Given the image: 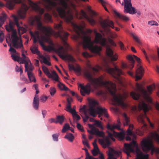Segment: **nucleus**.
I'll use <instances>...</instances> for the list:
<instances>
[{"label": "nucleus", "instance_id": "f257e3e1", "mask_svg": "<svg viewBox=\"0 0 159 159\" xmlns=\"http://www.w3.org/2000/svg\"><path fill=\"white\" fill-rule=\"evenodd\" d=\"M91 70H87L84 73V76L88 80L90 84L88 83L84 86L81 87L80 92L81 94L84 96L85 94H89L90 93L91 88V85L94 88H97L98 86H102L109 92L113 96L112 101L113 104L115 105H120L124 109L126 108L127 105L124 102V100L128 96L127 92H125L122 95L118 94L116 95L115 84L111 82L104 81V77L102 75L98 78H94L93 75H95L99 69L100 67L98 66L91 68Z\"/></svg>", "mask_w": 159, "mask_h": 159}, {"label": "nucleus", "instance_id": "f03ea898", "mask_svg": "<svg viewBox=\"0 0 159 159\" xmlns=\"http://www.w3.org/2000/svg\"><path fill=\"white\" fill-rule=\"evenodd\" d=\"M80 14L82 16H78V12L76 8V6L70 2V21L72 19L73 15H75L76 17L80 19L83 18V16L86 19L88 16L85 12L81 10ZM70 25H73L74 30L76 33L77 37H80L83 39L82 44L84 48H88L92 52L98 53L101 50L102 48L101 46L97 45L93 46V42L91 41V37L89 35L87 34L83 30V27L81 25H78L75 24H73L70 21Z\"/></svg>", "mask_w": 159, "mask_h": 159}, {"label": "nucleus", "instance_id": "7ed1b4c3", "mask_svg": "<svg viewBox=\"0 0 159 159\" xmlns=\"http://www.w3.org/2000/svg\"><path fill=\"white\" fill-rule=\"evenodd\" d=\"M27 3L32 7L33 10L39 13L40 16H35L34 17H31L29 22L31 25L37 26L38 29L41 31L47 37H48L50 34V28L47 27L42 25L41 21V16L44 12V9L41 8L36 3H34L30 0H27Z\"/></svg>", "mask_w": 159, "mask_h": 159}, {"label": "nucleus", "instance_id": "20e7f679", "mask_svg": "<svg viewBox=\"0 0 159 159\" xmlns=\"http://www.w3.org/2000/svg\"><path fill=\"white\" fill-rule=\"evenodd\" d=\"M140 144L144 152L152 150L151 154H153V152L159 153V135L156 132L151 133L147 138L143 139Z\"/></svg>", "mask_w": 159, "mask_h": 159}, {"label": "nucleus", "instance_id": "39448f33", "mask_svg": "<svg viewBox=\"0 0 159 159\" xmlns=\"http://www.w3.org/2000/svg\"><path fill=\"white\" fill-rule=\"evenodd\" d=\"M133 128V125L130 124L126 131L127 135L131 136L132 137L133 141L129 144L126 143L124 144L123 151L127 154V156H129V153L134 152L135 148L137 153V159H148V155H144L138 148V145L136 143V142L134 141L136 139V136L132 132Z\"/></svg>", "mask_w": 159, "mask_h": 159}, {"label": "nucleus", "instance_id": "423d86ee", "mask_svg": "<svg viewBox=\"0 0 159 159\" xmlns=\"http://www.w3.org/2000/svg\"><path fill=\"white\" fill-rule=\"evenodd\" d=\"M69 0H44L45 7L48 11L55 13L54 9L57 11L59 16L65 18L66 16L65 9L68 7L67 2Z\"/></svg>", "mask_w": 159, "mask_h": 159}, {"label": "nucleus", "instance_id": "0eeeda50", "mask_svg": "<svg viewBox=\"0 0 159 159\" xmlns=\"http://www.w3.org/2000/svg\"><path fill=\"white\" fill-rule=\"evenodd\" d=\"M88 112L89 114L93 117L95 116L97 114L99 115L98 117L102 116L106 118H108L109 116L107 109L99 106L98 102L96 100L92 101L90 102Z\"/></svg>", "mask_w": 159, "mask_h": 159}, {"label": "nucleus", "instance_id": "6e6552de", "mask_svg": "<svg viewBox=\"0 0 159 159\" xmlns=\"http://www.w3.org/2000/svg\"><path fill=\"white\" fill-rule=\"evenodd\" d=\"M98 141L103 148L108 147V151L107 152L108 156L107 159H116L115 157L120 155L121 152L120 151H116L110 147H108L111 143L108 137H106L102 139H99Z\"/></svg>", "mask_w": 159, "mask_h": 159}, {"label": "nucleus", "instance_id": "1a4fd4ad", "mask_svg": "<svg viewBox=\"0 0 159 159\" xmlns=\"http://www.w3.org/2000/svg\"><path fill=\"white\" fill-rule=\"evenodd\" d=\"M11 37L12 46L16 49H21L22 57L21 58H23L26 60H27V61H30L31 63L30 60L27 57L25 56L23 52L24 50L21 38L20 37H19L17 35L16 32L14 31L12 32Z\"/></svg>", "mask_w": 159, "mask_h": 159}, {"label": "nucleus", "instance_id": "9d476101", "mask_svg": "<svg viewBox=\"0 0 159 159\" xmlns=\"http://www.w3.org/2000/svg\"><path fill=\"white\" fill-rule=\"evenodd\" d=\"M11 37L12 46L16 49H21L22 57L21 58H23L26 60H27V61H30L31 63L30 60L27 57L25 56L23 52L24 50L21 38L20 37H19L17 35L16 32L14 31L12 32Z\"/></svg>", "mask_w": 159, "mask_h": 159}, {"label": "nucleus", "instance_id": "9b49d317", "mask_svg": "<svg viewBox=\"0 0 159 159\" xmlns=\"http://www.w3.org/2000/svg\"><path fill=\"white\" fill-rule=\"evenodd\" d=\"M137 91L141 93L144 99L149 103H152V100L149 95H150L152 90L155 89V86L154 84L148 86L147 87V91L142 88V86L137 83L136 84Z\"/></svg>", "mask_w": 159, "mask_h": 159}, {"label": "nucleus", "instance_id": "f8f14e48", "mask_svg": "<svg viewBox=\"0 0 159 159\" xmlns=\"http://www.w3.org/2000/svg\"><path fill=\"white\" fill-rule=\"evenodd\" d=\"M106 70L107 72L117 79L120 84H122V81L120 76L123 73L120 69L118 68L116 66H115L114 68L107 67L106 69Z\"/></svg>", "mask_w": 159, "mask_h": 159}, {"label": "nucleus", "instance_id": "ddd939ff", "mask_svg": "<svg viewBox=\"0 0 159 159\" xmlns=\"http://www.w3.org/2000/svg\"><path fill=\"white\" fill-rule=\"evenodd\" d=\"M54 51L58 54L61 58L64 60H68V67L70 70V54L68 53L67 51L65 50L62 46L54 49Z\"/></svg>", "mask_w": 159, "mask_h": 159}, {"label": "nucleus", "instance_id": "4468645a", "mask_svg": "<svg viewBox=\"0 0 159 159\" xmlns=\"http://www.w3.org/2000/svg\"><path fill=\"white\" fill-rule=\"evenodd\" d=\"M131 0H124V11L125 13L134 14L136 13V11L135 8L132 6Z\"/></svg>", "mask_w": 159, "mask_h": 159}, {"label": "nucleus", "instance_id": "2eb2a0df", "mask_svg": "<svg viewBox=\"0 0 159 159\" xmlns=\"http://www.w3.org/2000/svg\"><path fill=\"white\" fill-rule=\"evenodd\" d=\"M94 32L95 34V38L94 42L97 43H99L102 46L106 45L107 44L106 38H102L101 34L97 33L95 30H94Z\"/></svg>", "mask_w": 159, "mask_h": 159}, {"label": "nucleus", "instance_id": "dca6fc26", "mask_svg": "<svg viewBox=\"0 0 159 159\" xmlns=\"http://www.w3.org/2000/svg\"><path fill=\"white\" fill-rule=\"evenodd\" d=\"M89 126L91 128L90 130H88V132L91 134H94L100 137H103L104 133L102 131H100L99 130L93 125H89Z\"/></svg>", "mask_w": 159, "mask_h": 159}, {"label": "nucleus", "instance_id": "f3484780", "mask_svg": "<svg viewBox=\"0 0 159 159\" xmlns=\"http://www.w3.org/2000/svg\"><path fill=\"white\" fill-rule=\"evenodd\" d=\"M126 58L130 61L129 63L131 66H129V67L130 70L132 69L134 66V59H135L139 63L140 62V59L134 55H128L126 56Z\"/></svg>", "mask_w": 159, "mask_h": 159}, {"label": "nucleus", "instance_id": "a211bd4d", "mask_svg": "<svg viewBox=\"0 0 159 159\" xmlns=\"http://www.w3.org/2000/svg\"><path fill=\"white\" fill-rule=\"evenodd\" d=\"M101 26L104 29H105L107 26H109L112 28H114L113 22L108 19L105 20H101L99 21Z\"/></svg>", "mask_w": 159, "mask_h": 159}, {"label": "nucleus", "instance_id": "6ab92c4d", "mask_svg": "<svg viewBox=\"0 0 159 159\" xmlns=\"http://www.w3.org/2000/svg\"><path fill=\"white\" fill-rule=\"evenodd\" d=\"M106 53L111 61H115L117 59V56L116 54H114L112 50L107 46L106 48Z\"/></svg>", "mask_w": 159, "mask_h": 159}, {"label": "nucleus", "instance_id": "aec40b11", "mask_svg": "<svg viewBox=\"0 0 159 159\" xmlns=\"http://www.w3.org/2000/svg\"><path fill=\"white\" fill-rule=\"evenodd\" d=\"M12 17L14 19V21L15 25H16L17 27L18 32L20 33V31H21V33L23 34L25 33L26 31V29L23 27L20 26L18 22V18L17 17L14 15H13Z\"/></svg>", "mask_w": 159, "mask_h": 159}, {"label": "nucleus", "instance_id": "412c9836", "mask_svg": "<svg viewBox=\"0 0 159 159\" xmlns=\"http://www.w3.org/2000/svg\"><path fill=\"white\" fill-rule=\"evenodd\" d=\"M144 70L142 67L139 66V67L137 69L136 71L135 77L136 81H137L142 78L144 72Z\"/></svg>", "mask_w": 159, "mask_h": 159}, {"label": "nucleus", "instance_id": "4be33fe9", "mask_svg": "<svg viewBox=\"0 0 159 159\" xmlns=\"http://www.w3.org/2000/svg\"><path fill=\"white\" fill-rule=\"evenodd\" d=\"M107 132L108 135L110 136L111 137L113 135L115 137L118 138L120 140H122L124 138V132L122 131H121L119 133H117L114 131H112V133Z\"/></svg>", "mask_w": 159, "mask_h": 159}, {"label": "nucleus", "instance_id": "5701e85b", "mask_svg": "<svg viewBox=\"0 0 159 159\" xmlns=\"http://www.w3.org/2000/svg\"><path fill=\"white\" fill-rule=\"evenodd\" d=\"M151 107L149 105H147L145 103L143 102L139 103L138 105L139 110H143L145 114L146 111H148L150 108Z\"/></svg>", "mask_w": 159, "mask_h": 159}, {"label": "nucleus", "instance_id": "b1692460", "mask_svg": "<svg viewBox=\"0 0 159 159\" xmlns=\"http://www.w3.org/2000/svg\"><path fill=\"white\" fill-rule=\"evenodd\" d=\"M25 8L24 10H20L18 12V14L19 18L21 19L25 18L26 12L29 9V7L26 4H23Z\"/></svg>", "mask_w": 159, "mask_h": 159}, {"label": "nucleus", "instance_id": "393cba45", "mask_svg": "<svg viewBox=\"0 0 159 159\" xmlns=\"http://www.w3.org/2000/svg\"><path fill=\"white\" fill-rule=\"evenodd\" d=\"M117 121L118 123L117 124L110 125L108 124L107 125V128L111 131L110 132L108 130L107 131V132L109 133H112V131H114L113 130L115 129H120V122L118 120Z\"/></svg>", "mask_w": 159, "mask_h": 159}, {"label": "nucleus", "instance_id": "a878e982", "mask_svg": "<svg viewBox=\"0 0 159 159\" xmlns=\"http://www.w3.org/2000/svg\"><path fill=\"white\" fill-rule=\"evenodd\" d=\"M113 11L115 16H116L117 18L122 19L125 21H127L129 20L128 17L121 14L119 12H117L116 10H113Z\"/></svg>", "mask_w": 159, "mask_h": 159}, {"label": "nucleus", "instance_id": "bb28decb", "mask_svg": "<svg viewBox=\"0 0 159 159\" xmlns=\"http://www.w3.org/2000/svg\"><path fill=\"white\" fill-rule=\"evenodd\" d=\"M70 113L72 116L74 120L75 121H77L80 119V118L79 116L77 114L75 110L73 109L70 107Z\"/></svg>", "mask_w": 159, "mask_h": 159}, {"label": "nucleus", "instance_id": "cd10ccee", "mask_svg": "<svg viewBox=\"0 0 159 159\" xmlns=\"http://www.w3.org/2000/svg\"><path fill=\"white\" fill-rule=\"evenodd\" d=\"M39 104V99L38 96L36 95L34 98L33 105L34 108L36 110L38 109Z\"/></svg>", "mask_w": 159, "mask_h": 159}, {"label": "nucleus", "instance_id": "c85d7f7f", "mask_svg": "<svg viewBox=\"0 0 159 159\" xmlns=\"http://www.w3.org/2000/svg\"><path fill=\"white\" fill-rule=\"evenodd\" d=\"M137 120L139 122L141 123L143 125L141 128L143 130H144L147 128L146 125L144 123L143 119V116L142 115H139L137 117Z\"/></svg>", "mask_w": 159, "mask_h": 159}, {"label": "nucleus", "instance_id": "c756f323", "mask_svg": "<svg viewBox=\"0 0 159 159\" xmlns=\"http://www.w3.org/2000/svg\"><path fill=\"white\" fill-rule=\"evenodd\" d=\"M105 32L107 34L109 35L110 37L112 38H114L117 37V34L115 32H112L109 29H107L105 30Z\"/></svg>", "mask_w": 159, "mask_h": 159}, {"label": "nucleus", "instance_id": "7c9ffc66", "mask_svg": "<svg viewBox=\"0 0 159 159\" xmlns=\"http://www.w3.org/2000/svg\"><path fill=\"white\" fill-rule=\"evenodd\" d=\"M66 96L68 97L66 98L67 102H66V107L65 109L66 111L70 112V98L69 95L66 92L64 93Z\"/></svg>", "mask_w": 159, "mask_h": 159}, {"label": "nucleus", "instance_id": "2f4dec72", "mask_svg": "<svg viewBox=\"0 0 159 159\" xmlns=\"http://www.w3.org/2000/svg\"><path fill=\"white\" fill-rule=\"evenodd\" d=\"M42 69L46 75L49 78H51L52 77V75L49 72L48 68L44 66H43L42 67Z\"/></svg>", "mask_w": 159, "mask_h": 159}, {"label": "nucleus", "instance_id": "473e14b6", "mask_svg": "<svg viewBox=\"0 0 159 159\" xmlns=\"http://www.w3.org/2000/svg\"><path fill=\"white\" fill-rule=\"evenodd\" d=\"M57 120L55 121L56 123H59L61 125L63 123L64 117L63 116H56Z\"/></svg>", "mask_w": 159, "mask_h": 159}, {"label": "nucleus", "instance_id": "72a5a7b5", "mask_svg": "<svg viewBox=\"0 0 159 159\" xmlns=\"http://www.w3.org/2000/svg\"><path fill=\"white\" fill-rule=\"evenodd\" d=\"M13 23L10 20L9 23L8 25H5V29L7 31L9 32L13 30Z\"/></svg>", "mask_w": 159, "mask_h": 159}, {"label": "nucleus", "instance_id": "f704fd0d", "mask_svg": "<svg viewBox=\"0 0 159 159\" xmlns=\"http://www.w3.org/2000/svg\"><path fill=\"white\" fill-rule=\"evenodd\" d=\"M30 50L31 52L33 54H36L37 55L39 56L40 54V52L38 50L37 47L36 46H33L30 48Z\"/></svg>", "mask_w": 159, "mask_h": 159}, {"label": "nucleus", "instance_id": "c9c22d12", "mask_svg": "<svg viewBox=\"0 0 159 159\" xmlns=\"http://www.w3.org/2000/svg\"><path fill=\"white\" fill-rule=\"evenodd\" d=\"M30 62V61H27V60H25L24 59H21L20 58V59L19 61V62H18L20 64H23L25 63V71H26V70L28 69V65L29 62Z\"/></svg>", "mask_w": 159, "mask_h": 159}, {"label": "nucleus", "instance_id": "e433bc0d", "mask_svg": "<svg viewBox=\"0 0 159 159\" xmlns=\"http://www.w3.org/2000/svg\"><path fill=\"white\" fill-rule=\"evenodd\" d=\"M57 87L61 90L67 91L69 90V89L66 87L65 85L60 82H59L57 84Z\"/></svg>", "mask_w": 159, "mask_h": 159}, {"label": "nucleus", "instance_id": "4c0bfd02", "mask_svg": "<svg viewBox=\"0 0 159 159\" xmlns=\"http://www.w3.org/2000/svg\"><path fill=\"white\" fill-rule=\"evenodd\" d=\"M70 70L71 69H73L75 71L79 72L80 71V67L77 64H75V66L73 65L70 64Z\"/></svg>", "mask_w": 159, "mask_h": 159}, {"label": "nucleus", "instance_id": "58836bf2", "mask_svg": "<svg viewBox=\"0 0 159 159\" xmlns=\"http://www.w3.org/2000/svg\"><path fill=\"white\" fill-rule=\"evenodd\" d=\"M94 125L101 129H104L102 122L99 121L95 120L94 121Z\"/></svg>", "mask_w": 159, "mask_h": 159}, {"label": "nucleus", "instance_id": "ea45409f", "mask_svg": "<svg viewBox=\"0 0 159 159\" xmlns=\"http://www.w3.org/2000/svg\"><path fill=\"white\" fill-rule=\"evenodd\" d=\"M27 74L30 82H36V79L31 72H30L29 71H28Z\"/></svg>", "mask_w": 159, "mask_h": 159}, {"label": "nucleus", "instance_id": "a19ab883", "mask_svg": "<svg viewBox=\"0 0 159 159\" xmlns=\"http://www.w3.org/2000/svg\"><path fill=\"white\" fill-rule=\"evenodd\" d=\"M39 59H41L43 60V62L45 64L48 66L51 65V63L46 58L42 55L39 56Z\"/></svg>", "mask_w": 159, "mask_h": 159}, {"label": "nucleus", "instance_id": "79ce46f5", "mask_svg": "<svg viewBox=\"0 0 159 159\" xmlns=\"http://www.w3.org/2000/svg\"><path fill=\"white\" fill-rule=\"evenodd\" d=\"M62 34H63V36H62V34H59V36L60 38L66 44L65 40L66 39L67 37L69 34L65 32H64Z\"/></svg>", "mask_w": 159, "mask_h": 159}, {"label": "nucleus", "instance_id": "37998d69", "mask_svg": "<svg viewBox=\"0 0 159 159\" xmlns=\"http://www.w3.org/2000/svg\"><path fill=\"white\" fill-rule=\"evenodd\" d=\"M130 95L134 99L137 100L139 98L140 95L138 93H136L134 92H132L130 93Z\"/></svg>", "mask_w": 159, "mask_h": 159}, {"label": "nucleus", "instance_id": "c03bdc74", "mask_svg": "<svg viewBox=\"0 0 159 159\" xmlns=\"http://www.w3.org/2000/svg\"><path fill=\"white\" fill-rule=\"evenodd\" d=\"M123 116L124 119V125H127L129 124V119L128 117L126 114L125 113H124L123 114Z\"/></svg>", "mask_w": 159, "mask_h": 159}, {"label": "nucleus", "instance_id": "a18cd8bd", "mask_svg": "<svg viewBox=\"0 0 159 159\" xmlns=\"http://www.w3.org/2000/svg\"><path fill=\"white\" fill-rule=\"evenodd\" d=\"M70 129V125L67 123L65 124L63 126L62 129L61 130L62 133H66L67 131Z\"/></svg>", "mask_w": 159, "mask_h": 159}, {"label": "nucleus", "instance_id": "49530a36", "mask_svg": "<svg viewBox=\"0 0 159 159\" xmlns=\"http://www.w3.org/2000/svg\"><path fill=\"white\" fill-rule=\"evenodd\" d=\"M52 17L48 13H45L44 15V19L46 21L52 22Z\"/></svg>", "mask_w": 159, "mask_h": 159}, {"label": "nucleus", "instance_id": "de8ad7c7", "mask_svg": "<svg viewBox=\"0 0 159 159\" xmlns=\"http://www.w3.org/2000/svg\"><path fill=\"white\" fill-rule=\"evenodd\" d=\"M6 15L5 14H3L0 16V22L2 24H3L5 20L6 19Z\"/></svg>", "mask_w": 159, "mask_h": 159}, {"label": "nucleus", "instance_id": "09e8293b", "mask_svg": "<svg viewBox=\"0 0 159 159\" xmlns=\"http://www.w3.org/2000/svg\"><path fill=\"white\" fill-rule=\"evenodd\" d=\"M131 35L133 37V39L138 43L140 44L141 43L140 39L139 37L137 35L134 34L133 33H131Z\"/></svg>", "mask_w": 159, "mask_h": 159}, {"label": "nucleus", "instance_id": "8fccbe9b", "mask_svg": "<svg viewBox=\"0 0 159 159\" xmlns=\"http://www.w3.org/2000/svg\"><path fill=\"white\" fill-rule=\"evenodd\" d=\"M11 57H12V59L14 61H16L18 62H19V61L20 59V57L16 55L13 54H11Z\"/></svg>", "mask_w": 159, "mask_h": 159}, {"label": "nucleus", "instance_id": "3c124183", "mask_svg": "<svg viewBox=\"0 0 159 159\" xmlns=\"http://www.w3.org/2000/svg\"><path fill=\"white\" fill-rule=\"evenodd\" d=\"M86 19L92 25H94L95 23V21L92 18V17H89L88 16Z\"/></svg>", "mask_w": 159, "mask_h": 159}, {"label": "nucleus", "instance_id": "603ef678", "mask_svg": "<svg viewBox=\"0 0 159 159\" xmlns=\"http://www.w3.org/2000/svg\"><path fill=\"white\" fill-rule=\"evenodd\" d=\"M14 4L11 1H10L7 3V6L8 8L10 9H13Z\"/></svg>", "mask_w": 159, "mask_h": 159}, {"label": "nucleus", "instance_id": "864d4df0", "mask_svg": "<svg viewBox=\"0 0 159 159\" xmlns=\"http://www.w3.org/2000/svg\"><path fill=\"white\" fill-rule=\"evenodd\" d=\"M56 89L54 87H51L49 89V92L51 96L53 95L56 92Z\"/></svg>", "mask_w": 159, "mask_h": 159}, {"label": "nucleus", "instance_id": "5fc2aeb1", "mask_svg": "<svg viewBox=\"0 0 159 159\" xmlns=\"http://www.w3.org/2000/svg\"><path fill=\"white\" fill-rule=\"evenodd\" d=\"M98 1L99 2L102 4L103 6L104 7L105 10L107 11H108L107 8L105 7V5L107 3V2L105 0H98Z\"/></svg>", "mask_w": 159, "mask_h": 159}, {"label": "nucleus", "instance_id": "6e6d98bb", "mask_svg": "<svg viewBox=\"0 0 159 159\" xmlns=\"http://www.w3.org/2000/svg\"><path fill=\"white\" fill-rule=\"evenodd\" d=\"M92 152L93 156H96L99 153V151L98 148H94L92 151Z\"/></svg>", "mask_w": 159, "mask_h": 159}, {"label": "nucleus", "instance_id": "4d7b16f0", "mask_svg": "<svg viewBox=\"0 0 159 159\" xmlns=\"http://www.w3.org/2000/svg\"><path fill=\"white\" fill-rule=\"evenodd\" d=\"M53 73L55 75L54 76H53L52 75V77L51 78H52L53 80H54L55 81L58 82H59L58 80V78L59 77L56 74V73L55 72H54Z\"/></svg>", "mask_w": 159, "mask_h": 159}, {"label": "nucleus", "instance_id": "13d9d810", "mask_svg": "<svg viewBox=\"0 0 159 159\" xmlns=\"http://www.w3.org/2000/svg\"><path fill=\"white\" fill-rule=\"evenodd\" d=\"M148 23L149 25H150L151 26L153 25L157 26L158 25V24L157 22L153 20L149 21L148 22Z\"/></svg>", "mask_w": 159, "mask_h": 159}, {"label": "nucleus", "instance_id": "bf43d9fd", "mask_svg": "<svg viewBox=\"0 0 159 159\" xmlns=\"http://www.w3.org/2000/svg\"><path fill=\"white\" fill-rule=\"evenodd\" d=\"M82 55L85 58L90 57H92V56L89 54V53L86 52H83Z\"/></svg>", "mask_w": 159, "mask_h": 159}, {"label": "nucleus", "instance_id": "052dcab7", "mask_svg": "<svg viewBox=\"0 0 159 159\" xmlns=\"http://www.w3.org/2000/svg\"><path fill=\"white\" fill-rule=\"evenodd\" d=\"M8 45L10 46L9 51L11 52V53H16V50L11 47V44H8Z\"/></svg>", "mask_w": 159, "mask_h": 159}, {"label": "nucleus", "instance_id": "680f3d73", "mask_svg": "<svg viewBox=\"0 0 159 159\" xmlns=\"http://www.w3.org/2000/svg\"><path fill=\"white\" fill-rule=\"evenodd\" d=\"M59 136V134H54L52 135V138L54 141H57L58 140V138Z\"/></svg>", "mask_w": 159, "mask_h": 159}, {"label": "nucleus", "instance_id": "e2e57ef3", "mask_svg": "<svg viewBox=\"0 0 159 159\" xmlns=\"http://www.w3.org/2000/svg\"><path fill=\"white\" fill-rule=\"evenodd\" d=\"M16 71L17 72H20V74H21L23 73V70L20 67H19L17 66H16Z\"/></svg>", "mask_w": 159, "mask_h": 159}, {"label": "nucleus", "instance_id": "0e129e2a", "mask_svg": "<svg viewBox=\"0 0 159 159\" xmlns=\"http://www.w3.org/2000/svg\"><path fill=\"white\" fill-rule=\"evenodd\" d=\"M108 42L109 43L112 45L114 46H116V43L113 41V40L110 39H108Z\"/></svg>", "mask_w": 159, "mask_h": 159}, {"label": "nucleus", "instance_id": "69168bd1", "mask_svg": "<svg viewBox=\"0 0 159 159\" xmlns=\"http://www.w3.org/2000/svg\"><path fill=\"white\" fill-rule=\"evenodd\" d=\"M77 128L79 129L82 132L84 131V129L83 128V127L80 124H79L78 123H77Z\"/></svg>", "mask_w": 159, "mask_h": 159}, {"label": "nucleus", "instance_id": "338daca9", "mask_svg": "<svg viewBox=\"0 0 159 159\" xmlns=\"http://www.w3.org/2000/svg\"><path fill=\"white\" fill-rule=\"evenodd\" d=\"M82 142L84 145L86 146L87 147H89V146L87 139H83Z\"/></svg>", "mask_w": 159, "mask_h": 159}, {"label": "nucleus", "instance_id": "774afa93", "mask_svg": "<svg viewBox=\"0 0 159 159\" xmlns=\"http://www.w3.org/2000/svg\"><path fill=\"white\" fill-rule=\"evenodd\" d=\"M89 12L90 14V17H92L93 16H95L96 15L95 12L93 10H91V11H89Z\"/></svg>", "mask_w": 159, "mask_h": 159}]
</instances>
